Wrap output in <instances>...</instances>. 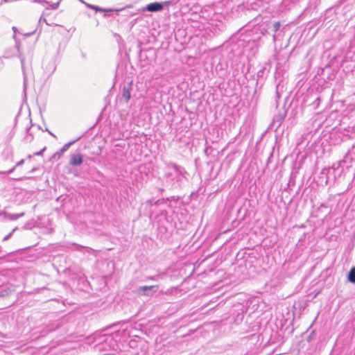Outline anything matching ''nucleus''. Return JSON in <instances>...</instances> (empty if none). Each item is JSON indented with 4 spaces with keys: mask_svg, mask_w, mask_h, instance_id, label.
<instances>
[{
    "mask_svg": "<svg viewBox=\"0 0 355 355\" xmlns=\"http://www.w3.org/2000/svg\"><path fill=\"white\" fill-rule=\"evenodd\" d=\"M171 4V1H166L164 2H153L148 4L144 8V10H146L148 12H159L164 9V6H168Z\"/></svg>",
    "mask_w": 355,
    "mask_h": 355,
    "instance_id": "7ed1b4c3",
    "label": "nucleus"
},
{
    "mask_svg": "<svg viewBox=\"0 0 355 355\" xmlns=\"http://www.w3.org/2000/svg\"><path fill=\"white\" fill-rule=\"evenodd\" d=\"M17 230V227H15L12 230V231L9 233L8 235H6L3 239V241H8L12 235V234Z\"/></svg>",
    "mask_w": 355,
    "mask_h": 355,
    "instance_id": "f8f14e48",
    "label": "nucleus"
},
{
    "mask_svg": "<svg viewBox=\"0 0 355 355\" xmlns=\"http://www.w3.org/2000/svg\"><path fill=\"white\" fill-rule=\"evenodd\" d=\"M132 90V81L125 83L121 90V97L125 103H128L131 98V91Z\"/></svg>",
    "mask_w": 355,
    "mask_h": 355,
    "instance_id": "20e7f679",
    "label": "nucleus"
},
{
    "mask_svg": "<svg viewBox=\"0 0 355 355\" xmlns=\"http://www.w3.org/2000/svg\"><path fill=\"white\" fill-rule=\"evenodd\" d=\"M79 139L80 137L78 138L76 140L65 144L58 151L53 154L52 158L55 159H59L62 157V155L69 148V147Z\"/></svg>",
    "mask_w": 355,
    "mask_h": 355,
    "instance_id": "39448f33",
    "label": "nucleus"
},
{
    "mask_svg": "<svg viewBox=\"0 0 355 355\" xmlns=\"http://www.w3.org/2000/svg\"><path fill=\"white\" fill-rule=\"evenodd\" d=\"M168 171L165 174V177L167 181H170L171 183L173 182L174 180L178 181L181 176H183L186 171L182 166L177 165L175 163H169L167 165Z\"/></svg>",
    "mask_w": 355,
    "mask_h": 355,
    "instance_id": "f257e3e1",
    "label": "nucleus"
},
{
    "mask_svg": "<svg viewBox=\"0 0 355 355\" xmlns=\"http://www.w3.org/2000/svg\"><path fill=\"white\" fill-rule=\"evenodd\" d=\"M24 159H21L16 164L15 166L17 167V166H21L22 164H24Z\"/></svg>",
    "mask_w": 355,
    "mask_h": 355,
    "instance_id": "2eb2a0df",
    "label": "nucleus"
},
{
    "mask_svg": "<svg viewBox=\"0 0 355 355\" xmlns=\"http://www.w3.org/2000/svg\"><path fill=\"white\" fill-rule=\"evenodd\" d=\"M44 78H49L56 69L55 60L54 57L45 56L42 62Z\"/></svg>",
    "mask_w": 355,
    "mask_h": 355,
    "instance_id": "f03ea898",
    "label": "nucleus"
},
{
    "mask_svg": "<svg viewBox=\"0 0 355 355\" xmlns=\"http://www.w3.org/2000/svg\"><path fill=\"white\" fill-rule=\"evenodd\" d=\"M12 30H13V31H14V35H13V37H14V38H15V34H16V32H17V28H16V27H15V26H13V27H12Z\"/></svg>",
    "mask_w": 355,
    "mask_h": 355,
    "instance_id": "a211bd4d",
    "label": "nucleus"
},
{
    "mask_svg": "<svg viewBox=\"0 0 355 355\" xmlns=\"http://www.w3.org/2000/svg\"><path fill=\"white\" fill-rule=\"evenodd\" d=\"M45 150V148H44L42 150L40 151V152H37V153H35V155H41L42 152Z\"/></svg>",
    "mask_w": 355,
    "mask_h": 355,
    "instance_id": "6ab92c4d",
    "label": "nucleus"
},
{
    "mask_svg": "<svg viewBox=\"0 0 355 355\" xmlns=\"http://www.w3.org/2000/svg\"><path fill=\"white\" fill-rule=\"evenodd\" d=\"M19 57V59H20V61H21V69H22V71H23V75H24V89L25 90L26 89V82H27L26 74L25 69H24V60H25V58H24V57L21 54H20Z\"/></svg>",
    "mask_w": 355,
    "mask_h": 355,
    "instance_id": "6e6552de",
    "label": "nucleus"
},
{
    "mask_svg": "<svg viewBox=\"0 0 355 355\" xmlns=\"http://www.w3.org/2000/svg\"><path fill=\"white\" fill-rule=\"evenodd\" d=\"M205 153H207V149H205Z\"/></svg>",
    "mask_w": 355,
    "mask_h": 355,
    "instance_id": "412c9836",
    "label": "nucleus"
},
{
    "mask_svg": "<svg viewBox=\"0 0 355 355\" xmlns=\"http://www.w3.org/2000/svg\"><path fill=\"white\" fill-rule=\"evenodd\" d=\"M49 133L51 135H52L53 137H55V135H53V132H51L49 131Z\"/></svg>",
    "mask_w": 355,
    "mask_h": 355,
    "instance_id": "aec40b11",
    "label": "nucleus"
},
{
    "mask_svg": "<svg viewBox=\"0 0 355 355\" xmlns=\"http://www.w3.org/2000/svg\"><path fill=\"white\" fill-rule=\"evenodd\" d=\"M61 327V322H55V326L53 325V327H51L49 329L50 331H53V330H55L57 329H59L60 327Z\"/></svg>",
    "mask_w": 355,
    "mask_h": 355,
    "instance_id": "ddd939ff",
    "label": "nucleus"
},
{
    "mask_svg": "<svg viewBox=\"0 0 355 355\" xmlns=\"http://www.w3.org/2000/svg\"><path fill=\"white\" fill-rule=\"evenodd\" d=\"M1 252V246L0 245V252Z\"/></svg>",
    "mask_w": 355,
    "mask_h": 355,
    "instance_id": "5701e85b",
    "label": "nucleus"
},
{
    "mask_svg": "<svg viewBox=\"0 0 355 355\" xmlns=\"http://www.w3.org/2000/svg\"><path fill=\"white\" fill-rule=\"evenodd\" d=\"M83 162V155L80 153L72 154L69 160V164L73 166H78Z\"/></svg>",
    "mask_w": 355,
    "mask_h": 355,
    "instance_id": "423d86ee",
    "label": "nucleus"
},
{
    "mask_svg": "<svg viewBox=\"0 0 355 355\" xmlns=\"http://www.w3.org/2000/svg\"><path fill=\"white\" fill-rule=\"evenodd\" d=\"M281 24H280V22L279 21H277L273 25V31L274 32H277L279 27H280Z\"/></svg>",
    "mask_w": 355,
    "mask_h": 355,
    "instance_id": "4468645a",
    "label": "nucleus"
},
{
    "mask_svg": "<svg viewBox=\"0 0 355 355\" xmlns=\"http://www.w3.org/2000/svg\"><path fill=\"white\" fill-rule=\"evenodd\" d=\"M348 280L352 283H355V266L349 272Z\"/></svg>",
    "mask_w": 355,
    "mask_h": 355,
    "instance_id": "9d476101",
    "label": "nucleus"
},
{
    "mask_svg": "<svg viewBox=\"0 0 355 355\" xmlns=\"http://www.w3.org/2000/svg\"><path fill=\"white\" fill-rule=\"evenodd\" d=\"M24 215V213L21 214H9L8 215V218H9L11 220H15L19 218L20 217L23 216Z\"/></svg>",
    "mask_w": 355,
    "mask_h": 355,
    "instance_id": "9b49d317",
    "label": "nucleus"
},
{
    "mask_svg": "<svg viewBox=\"0 0 355 355\" xmlns=\"http://www.w3.org/2000/svg\"><path fill=\"white\" fill-rule=\"evenodd\" d=\"M157 276H150V277H148L147 279H150V280H157Z\"/></svg>",
    "mask_w": 355,
    "mask_h": 355,
    "instance_id": "dca6fc26",
    "label": "nucleus"
},
{
    "mask_svg": "<svg viewBox=\"0 0 355 355\" xmlns=\"http://www.w3.org/2000/svg\"><path fill=\"white\" fill-rule=\"evenodd\" d=\"M261 72V71H258V76H259V73H260Z\"/></svg>",
    "mask_w": 355,
    "mask_h": 355,
    "instance_id": "4be33fe9",
    "label": "nucleus"
},
{
    "mask_svg": "<svg viewBox=\"0 0 355 355\" xmlns=\"http://www.w3.org/2000/svg\"><path fill=\"white\" fill-rule=\"evenodd\" d=\"M85 6L90 8V9H92V10H94L97 12H112L113 11L112 9H109V10H106V9H103V8H101L97 6H95V5H92V4H89V3H85Z\"/></svg>",
    "mask_w": 355,
    "mask_h": 355,
    "instance_id": "1a4fd4ad",
    "label": "nucleus"
},
{
    "mask_svg": "<svg viewBox=\"0 0 355 355\" xmlns=\"http://www.w3.org/2000/svg\"><path fill=\"white\" fill-rule=\"evenodd\" d=\"M8 215V213H7L6 211H3V212L0 213V216H3L5 218H7Z\"/></svg>",
    "mask_w": 355,
    "mask_h": 355,
    "instance_id": "f3484780",
    "label": "nucleus"
},
{
    "mask_svg": "<svg viewBox=\"0 0 355 355\" xmlns=\"http://www.w3.org/2000/svg\"><path fill=\"white\" fill-rule=\"evenodd\" d=\"M157 286H143L139 288V291L144 293V295H148L157 290Z\"/></svg>",
    "mask_w": 355,
    "mask_h": 355,
    "instance_id": "0eeeda50",
    "label": "nucleus"
}]
</instances>
